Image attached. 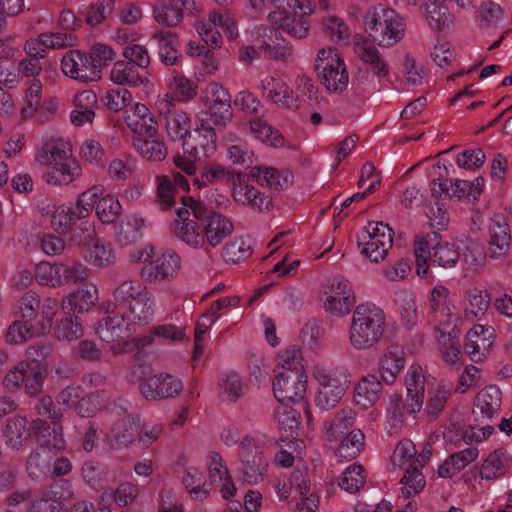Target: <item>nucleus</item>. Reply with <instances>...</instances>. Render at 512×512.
Returning <instances> with one entry per match:
<instances>
[{"instance_id":"obj_37","label":"nucleus","mask_w":512,"mask_h":512,"mask_svg":"<svg viewBox=\"0 0 512 512\" xmlns=\"http://www.w3.org/2000/svg\"><path fill=\"white\" fill-rule=\"evenodd\" d=\"M249 175L258 184L272 191H281L290 187L293 183V175L288 170H278L269 166L252 167Z\"/></svg>"},{"instance_id":"obj_21","label":"nucleus","mask_w":512,"mask_h":512,"mask_svg":"<svg viewBox=\"0 0 512 512\" xmlns=\"http://www.w3.org/2000/svg\"><path fill=\"white\" fill-rule=\"evenodd\" d=\"M61 68L66 76L84 83L95 81L100 77L99 69L95 68L91 57L79 50L66 53L61 61Z\"/></svg>"},{"instance_id":"obj_6","label":"nucleus","mask_w":512,"mask_h":512,"mask_svg":"<svg viewBox=\"0 0 512 512\" xmlns=\"http://www.w3.org/2000/svg\"><path fill=\"white\" fill-rule=\"evenodd\" d=\"M364 27L373 44L390 48L403 39L406 21L395 10L378 6L366 13Z\"/></svg>"},{"instance_id":"obj_36","label":"nucleus","mask_w":512,"mask_h":512,"mask_svg":"<svg viewBox=\"0 0 512 512\" xmlns=\"http://www.w3.org/2000/svg\"><path fill=\"white\" fill-rule=\"evenodd\" d=\"M502 403V393L494 385L481 390L474 403L473 415L475 420L484 422L492 419L500 411Z\"/></svg>"},{"instance_id":"obj_58","label":"nucleus","mask_w":512,"mask_h":512,"mask_svg":"<svg viewBox=\"0 0 512 512\" xmlns=\"http://www.w3.org/2000/svg\"><path fill=\"white\" fill-rule=\"evenodd\" d=\"M169 90L173 99L179 102H188L196 96L198 86L195 81L174 72L169 83Z\"/></svg>"},{"instance_id":"obj_64","label":"nucleus","mask_w":512,"mask_h":512,"mask_svg":"<svg viewBox=\"0 0 512 512\" xmlns=\"http://www.w3.org/2000/svg\"><path fill=\"white\" fill-rule=\"evenodd\" d=\"M227 158L234 165H245L252 162L253 152L248 149L247 143L234 134L226 136Z\"/></svg>"},{"instance_id":"obj_30","label":"nucleus","mask_w":512,"mask_h":512,"mask_svg":"<svg viewBox=\"0 0 512 512\" xmlns=\"http://www.w3.org/2000/svg\"><path fill=\"white\" fill-rule=\"evenodd\" d=\"M170 104L171 103L168 100L167 96L165 98L158 99L156 102L159 112L166 113L165 128L168 136L174 141L182 140L183 143L184 139H188L189 135H191V121L187 113H185L184 111H171L169 109Z\"/></svg>"},{"instance_id":"obj_38","label":"nucleus","mask_w":512,"mask_h":512,"mask_svg":"<svg viewBox=\"0 0 512 512\" xmlns=\"http://www.w3.org/2000/svg\"><path fill=\"white\" fill-rule=\"evenodd\" d=\"M102 186L101 184H94L82 191L76 198L73 209L78 217L83 220L76 228V230L81 233L88 232L90 228L94 226V223H90L85 219L89 217L93 211L95 212L98 199L102 195Z\"/></svg>"},{"instance_id":"obj_33","label":"nucleus","mask_w":512,"mask_h":512,"mask_svg":"<svg viewBox=\"0 0 512 512\" xmlns=\"http://www.w3.org/2000/svg\"><path fill=\"white\" fill-rule=\"evenodd\" d=\"M354 51L361 62L377 77H385L389 73V64L373 43L363 37L354 40Z\"/></svg>"},{"instance_id":"obj_5","label":"nucleus","mask_w":512,"mask_h":512,"mask_svg":"<svg viewBox=\"0 0 512 512\" xmlns=\"http://www.w3.org/2000/svg\"><path fill=\"white\" fill-rule=\"evenodd\" d=\"M114 298L119 312H122L136 329L153 320L155 297L138 280L123 281L115 289Z\"/></svg>"},{"instance_id":"obj_18","label":"nucleus","mask_w":512,"mask_h":512,"mask_svg":"<svg viewBox=\"0 0 512 512\" xmlns=\"http://www.w3.org/2000/svg\"><path fill=\"white\" fill-rule=\"evenodd\" d=\"M429 305L436 322L435 330L453 333L460 317L454 312V305L449 299V290L443 285H436L431 291Z\"/></svg>"},{"instance_id":"obj_17","label":"nucleus","mask_w":512,"mask_h":512,"mask_svg":"<svg viewBox=\"0 0 512 512\" xmlns=\"http://www.w3.org/2000/svg\"><path fill=\"white\" fill-rule=\"evenodd\" d=\"M191 209L187 205V198L183 199V205L176 210V218L172 223L174 236L186 246L200 249L205 246L202 222L190 218Z\"/></svg>"},{"instance_id":"obj_45","label":"nucleus","mask_w":512,"mask_h":512,"mask_svg":"<svg viewBox=\"0 0 512 512\" xmlns=\"http://www.w3.org/2000/svg\"><path fill=\"white\" fill-rule=\"evenodd\" d=\"M382 384L374 375L363 377L355 387L354 400L362 409H368L379 399Z\"/></svg>"},{"instance_id":"obj_27","label":"nucleus","mask_w":512,"mask_h":512,"mask_svg":"<svg viewBox=\"0 0 512 512\" xmlns=\"http://www.w3.org/2000/svg\"><path fill=\"white\" fill-rule=\"evenodd\" d=\"M124 122L138 136H155L158 125L148 107L140 102L131 103L124 111Z\"/></svg>"},{"instance_id":"obj_13","label":"nucleus","mask_w":512,"mask_h":512,"mask_svg":"<svg viewBox=\"0 0 512 512\" xmlns=\"http://www.w3.org/2000/svg\"><path fill=\"white\" fill-rule=\"evenodd\" d=\"M393 231L383 222H369L358 236L361 253L372 262L382 261L392 247Z\"/></svg>"},{"instance_id":"obj_60","label":"nucleus","mask_w":512,"mask_h":512,"mask_svg":"<svg viewBox=\"0 0 512 512\" xmlns=\"http://www.w3.org/2000/svg\"><path fill=\"white\" fill-rule=\"evenodd\" d=\"M250 133L257 140L268 146L274 148H280L284 146L285 140L282 134L260 119H256L250 122Z\"/></svg>"},{"instance_id":"obj_3","label":"nucleus","mask_w":512,"mask_h":512,"mask_svg":"<svg viewBox=\"0 0 512 512\" xmlns=\"http://www.w3.org/2000/svg\"><path fill=\"white\" fill-rule=\"evenodd\" d=\"M35 160L49 168L43 173L45 183L53 186H67L80 179L82 168L73 159L70 145L61 140L46 142L35 153Z\"/></svg>"},{"instance_id":"obj_53","label":"nucleus","mask_w":512,"mask_h":512,"mask_svg":"<svg viewBox=\"0 0 512 512\" xmlns=\"http://www.w3.org/2000/svg\"><path fill=\"white\" fill-rule=\"evenodd\" d=\"M276 374H306L304 371L303 357L296 346H290L278 353Z\"/></svg>"},{"instance_id":"obj_26","label":"nucleus","mask_w":512,"mask_h":512,"mask_svg":"<svg viewBox=\"0 0 512 512\" xmlns=\"http://www.w3.org/2000/svg\"><path fill=\"white\" fill-rule=\"evenodd\" d=\"M82 394L83 390L80 386H68L58 394L56 403L53 402L50 396L42 397L37 406V411L39 414L47 415L51 418H61L65 410L72 407L76 409Z\"/></svg>"},{"instance_id":"obj_34","label":"nucleus","mask_w":512,"mask_h":512,"mask_svg":"<svg viewBox=\"0 0 512 512\" xmlns=\"http://www.w3.org/2000/svg\"><path fill=\"white\" fill-rule=\"evenodd\" d=\"M139 428V420L131 415L123 417L107 434L104 442L112 450L129 447L135 440Z\"/></svg>"},{"instance_id":"obj_22","label":"nucleus","mask_w":512,"mask_h":512,"mask_svg":"<svg viewBox=\"0 0 512 512\" xmlns=\"http://www.w3.org/2000/svg\"><path fill=\"white\" fill-rule=\"evenodd\" d=\"M488 254L491 258L507 255L511 245L510 227L502 214H494L487 225Z\"/></svg>"},{"instance_id":"obj_40","label":"nucleus","mask_w":512,"mask_h":512,"mask_svg":"<svg viewBox=\"0 0 512 512\" xmlns=\"http://www.w3.org/2000/svg\"><path fill=\"white\" fill-rule=\"evenodd\" d=\"M97 95L91 90H85L73 98L74 109L70 113V120L75 126L91 124L95 118Z\"/></svg>"},{"instance_id":"obj_51","label":"nucleus","mask_w":512,"mask_h":512,"mask_svg":"<svg viewBox=\"0 0 512 512\" xmlns=\"http://www.w3.org/2000/svg\"><path fill=\"white\" fill-rule=\"evenodd\" d=\"M42 421H35L33 426L39 429L38 440L42 450L48 451L49 449L64 450L66 441L63 437V429L59 423H54L52 426L42 428Z\"/></svg>"},{"instance_id":"obj_15","label":"nucleus","mask_w":512,"mask_h":512,"mask_svg":"<svg viewBox=\"0 0 512 512\" xmlns=\"http://www.w3.org/2000/svg\"><path fill=\"white\" fill-rule=\"evenodd\" d=\"M180 270V255L173 249H164L140 269V276L147 283L172 281Z\"/></svg>"},{"instance_id":"obj_41","label":"nucleus","mask_w":512,"mask_h":512,"mask_svg":"<svg viewBox=\"0 0 512 512\" xmlns=\"http://www.w3.org/2000/svg\"><path fill=\"white\" fill-rule=\"evenodd\" d=\"M421 11L428 26L435 31H446L453 26L454 18L448 7L438 0H425Z\"/></svg>"},{"instance_id":"obj_52","label":"nucleus","mask_w":512,"mask_h":512,"mask_svg":"<svg viewBox=\"0 0 512 512\" xmlns=\"http://www.w3.org/2000/svg\"><path fill=\"white\" fill-rule=\"evenodd\" d=\"M155 136L135 137L133 145L138 153L152 161H162L167 156L165 143Z\"/></svg>"},{"instance_id":"obj_1","label":"nucleus","mask_w":512,"mask_h":512,"mask_svg":"<svg viewBox=\"0 0 512 512\" xmlns=\"http://www.w3.org/2000/svg\"><path fill=\"white\" fill-rule=\"evenodd\" d=\"M246 8L253 16L269 11L267 22L274 30H281L295 39L309 35V17L314 11L310 0H248Z\"/></svg>"},{"instance_id":"obj_12","label":"nucleus","mask_w":512,"mask_h":512,"mask_svg":"<svg viewBox=\"0 0 512 512\" xmlns=\"http://www.w3.org/2000/svg\"><path fill=\"white\" fill-rule=\"evenodd\" d=\"M324 311L335 317H345L355 304L354 290L351 283L342 278L328 280L321 290Z\"/></svg>"},{"instance_id":"obj_57","label":"nucleus","mask_w":512,"mask_h":512,"mask_svg":"<svg viewBox=\"0 0 512 512\" xmlns=\"http://www.w3.org/2000/svg\"><path fill=\"white\" fill-rule=\"evenodd\" d=\"M155 338L165 341H182L185 338V329L174 324L158 325L149 334L138 337V344L140 347L150 345Z\"/></svg>"},{"instance_id":"obj_59","label":"nucleus","mask_w":512,"mask_h":512,"mask_svg":"<svg viewBox=\"0 0 512 512\" xmlns=\"http://www.w3.org/2000/svg\"><path fill=\"white\" fill-rule=\"evenodd\" d=\"M458 324H455V330L453 333L443 331H436L438 340L441 345V353L446 363L455 365L460 362L462 357L459 343L457 341L459 332L457 328Z\"/></svg>"},{"instance_id":"obj_8","label":"nucleus","mask_w":512,"mask_h":512,"mask_svg":"<svg viewBox=\"0 0 512 512\" xmlns=\"http://www.w3.org/2000/svg\"><path fill=\"white\" fill-rule=\"evenodd\" d=\"M136 330L125 315L119 312L117 306L113 314L101 319L96 327L97 335L102 341L110 344V351L114 355L131 352L140 347L138 337L131 339Z\"/></svg>"},{"instance_id":"obj_14","label":"nucleus","mask_w":512,"mask_h":512,"mask_svg":"<svg viewBox=\"0 0 512 512\" xmlns=\"http://www.w3.org/2000/svg\"><path fill=\"white\" fill-rule=\"evenodd\" d=\"M239 458L243 479L249 484L262 481L267 471L268 461L260 451L253 436H245L239 447Z\"/></svg>"},{"instance_id":"obj_10","label":"nucleus","mask_w":512,"mask_h":512,"mask_svg":"<svg viewBox=\"0 0 512 512\" xmlns=\"http://www.w3.org/2000/svg\"><path fill=\"white\" fill-rule=\"evenodd\" d=\"M312 376L318 384L315 402L322 409L333 408L346 393L350 383L349 375L343 368L316 365Z\"/></svg>"},{"instance_id":"obj_4","label":"nucleus","mask_w":512,"mask_h":512,"mask_svg":"<svg viewBox=\"0 0 512 512\" xmlns=\"http://www.w3.org/2000/svg\"><path fill=\"white\" fill-rule=\"evenodd\" d=\"M386 324V314L382 308L372 302L358 304L348 330L351 347L357 351L372 349L384 337Z\"/></svg>"},{"instance_id":"obj_49","label":"nucleus","mask_w":512,"mask_h":512,"mask_svg":"<svg viewBox=\"0 0 512 512\" xmlns=\"http://www.w3.org/2000/svg\"><path fill=\"white\" fill-rule=\"evenodd\" d=\"M431 192L436 197L462 198L471 195V185L466 180L438 179L431 182Z\"/></svg>"},{"instance_id":"obj_28","label":"nucleus","mask_w":512,"mask_h":512,"mask_svg":"<svg viewBox=\"0 0 512 512\" xmlns=\"http://www.w3.org/2000/svg\"><path fill=\"white\" fill-rule=\"evenodd\" d=\"M99 301V289L96 284L86 282L61 300V308L66 313H85L90 311Z\"/></svg>"},{"instance_id":"obj_44","label":"nucleus","mask_w":512,"mask_h":512,"mask_svg":"<svg viewBox=\"0 0 512 512\" xmlns=\"http://www.w3.org/2000/svg\"><path fill=\"white\" fill-rule=\"evenodd\" d=\"M260 48L265 56L270 59L283 62H291L294 59L292 44L277 31H271V36L263 39Z\"/></svg>"},{"instance_id":"obj_61","label":"nucleus","mask_w":512,"mask_h":512,"mask_svg":"<svg viewBox=\"0 0 512 512\" xmlns=\"http://www.w3.org/2000/svg\"><path fill=\"white\" fill-rule=\"evenodd\" d=\"M107 401L108 396L104 391L82 395L76 405V413L81 417H94L106 407Z\"/></svg>"},{"instance_id":"obj_39","label":"nucleus","mask_w":512,"mask_h":512,"mask_svg":"<svg viewBox=\"0 0 512 512\" xmlns=\"http://www.w3.org/2000/svg\"><path fill=\"white\" fill-rule=\"evenodd\" d=\"M424 375L423 369L418 364L409 367L406 378L407 406L412 414L420 412L424 402Z\"/></svg>"},{"instance_id":"obj_48","label":"nucleus","mask_w":512,"mask_h":512,"mask_svg":"<svg viewBox=\"0 0 512 512\" xmlns=\"http://www.w3.org/2000/svg\"><path fill=\"white\" fill-rule=\"evenodd\" d=\"M152 39L156 41L159 48L161 61L169 66L179 63L181 54L177 50V36L169 31H159L153 34Z\"/></svg>"},{"instance_id":"obj_32","label":"nucleus","mask_w":512,"mask_h":512,"mask_svg":"<svg viewBox=\"0 0 512 512\" xmlns=\"http://www.w3.org/2000/svg\"><path fill=\"white\" fill-rule=\"evenodd\" d=\"M109 79L115 85L132 88L152 85L150 73H140L135 65L125 60H118L113 63L109 72Z\"/></svg>"},{"instance_id":"obj_56","label":"nucleus","mask_w":512,"mask_h":512,"mask_svg":"<svg viewBox=\"0 0 512 512\" xmlns=\"http://www.w3.org/2000/svg\"><path fill=\"white\" fill-rule=\"evenodd\" d=\"M62 262L42 261L35 267V278L39 284L59 288L63 287Z\"/></svg>"},{"instance_id":"obj_47","label":"nucleus","mask_w":512,"mask_h":512,"mask_svg":"<svg viewBox=\"0 0 512 512\" xmlns=\"http://www.w3.org/2000/svg\"><path fill=\"white\" fill-rule=\"evenodd\" d=\"M122 213V205L113 193H107L102 186V195L99 197L95 216L102 224L114 223Z\"/></svg>"},{"instance_id":"obj_7","label":"nucleus","mask_w":512,"mask_h":512,"mask_svg":"<svg viewBox=\"0 0 512 512\" xmlns=\"http://www.w3.org/2000/svg\"><path fill=\"white\" fill-rule=\"evenodd\" d=\"M416 273L419 277L428 274L429 262L443 268H453L459 260V252L454 244L442 241L436 232L418 236L415 240Z\"/></svg>"},{"instance_id":"obj_35","label":"nucleus","mask_w":512,"mask_h":512,"mask_svg":"<svg viewBox=\"0 0 512 512\" xmlns=\"http://www.w3.org/2000/svg\"><path fill=\"white\" fill-rule=\"evenodd\" d=\"M495 331L492 327L475 325L466 335L464 349L472 360L484 357L493 345Z\"/></svg>"},{"instance_id":"obj_20","label":"nucleus","mask_w":512,"mask_h":512,"mask_svg":"<svg viewBox=\"0 0 512 512\" xmlns=\"http://www.w3.org/2000/svg\"><path fill=\"white\" fill-rule=\"evenodd\" d=\"M139 388L147 400H160L179 395L183 390V383L176 376L165 373L145 378Z\"/></svg>"},{"instance_id":"obj_42","label":"nucleus","mask_w":512,"mask_h":512,"mask_svg":"<svg viewBox=\"0 0 512 512\" xmlns=\"http://www.w3.org/2000/svg\"><path fill=\"white\" fill-rule=\"evenodd\" d=\"M430 451L417 455L415 445L410 440H402L398 443L391 462L394 467L409 469L415 467H423L426 463Z\"/></svg>"},{"instance_id":"obj_55","label":"nucleus","mask_w":512,"mask_h":512,"mask_svg":"<svg viewBox=\"0 0 512 512\" xmlns=\"http://www.w3.org/2000/svg\"><path fill=\"white\" fill-rule=\"evenodd\" d=\"M395 302L398 306L400 319L407 326H414L417 323L419 314L415 296L408 290H399L395 294Z\"/></svg>"},{"instance_id":"obj_62","label":"nucleus","mask_w":512,"mask_h":512,"mask_svg":"<svg viewBox=\"0 0 512 512\" xmlns=\"http://www.w3.org/2000/svg\"><path fill=\"white\" fill-rule=\"evenodd\" d=\"M235 178V173L228 168L222 165L210 164L204 169L201 177L195 179V184L198 187H204L210 184L224 182L232 184Z\"/></svg>"},{"instance_id":"obj_11","label":"nucleus","mask_w":512,"mask_h":512,"mask_svg":"<svg viewBox=\"0 0 512 512\" xmlns=\"http://www.w3.org/2000/svg\"><path fill=\"white\" fill-rule=\"evenodd\" d=\"M187 205L194 217L202 222L204 242L209 247H217L232 234L234 226L228 217L208 211L202 202L192 197L187 198Z\"/></svg>"},{"instance_id":"obj_24","label":"nucleus","mask_w":512,"mask_h":512,"mask_svg":"<svg viewBox=\"0 0 512 512\" xmlns=\"http://www.w3.org/2000/svg\"><path fill=\"white\" fill-rule=\"evenodd\" d=\"M307 389L306 374H276L273 382V392L276 399L283 403H296L301 401Z\"/></svg>"},{"instance_id":"obj_29","label":"nucleus","mask_w":512,"mask_h":512,"mask_svg":"<svg viewBox=\"0 0 512 512\" xmlns=\"http://www.w3.org/2000/svg\"><path fill=\"white\" fill-rule=\"evenodd\" d=\"M232 197L236 203L258 212L268 211L272 207L271 198L243 181L240 175L232 183Z\"/></svg>"},{"instance_id":"obj_16","label":"nucleus","mask_w":512,"mask_h":512,"mask_svg":"<svg viewBox=\"0 0 512 512\" xmlns=\"http://www.w3.org/2000/svg\"><path fill=\"white\" fill-rule=\"evenodd\" d=\"M210 120L217 126H226L232 117L231 97L219 83H209L201 94Z\"/></svg>"},{"instance_id":"obj_43","label":"nucleus","mask_w":512,"mask_h":512,"mask_svg":"<svg viewBox=\"0 0 512 512\" xmlns=\"http://www.w3.org/2000/svg\"><path fill=\"white\" fill-rule=\"evenodd\" d=\"M405 363L404 350L399 346L389 347L379 362V371L382 380L387 384L393 383Z\"/></svg>"},{"instance_id":"obj_9","label":"nucleus","mask_w":512,"mask_h":512,"mask_svg":"<svg viewBox=\"0 0 512 512\" xmlns=\"http://www.w3.org/2000/svg\"><path fill=\"white\" fill-rule=\"evenodd\" d=\"M314 68L323 87L335 93L344 91L349 83L347 67L336 48L323 47L317 51Z\"/></svg>"},{"instance_id":"obj_54","label":"nucleus","mask_w":512,"mask_h":512,"mask_svg":"<svg viewBox=\"0 0 512 512\" xmlns=\"http://www.w3.org/2000/svg\"><path fill=\"white\" fill-rule=\"evenodd\" d=\"M508 453L506 449L499 448L491 452L480 468V476L485 480H493L505 473Z\"/></svg>"},{"instance_id":"obj_19","label":"nucleus","mask_w":512,"mask_h":512,"mask_svg":"<svg viewBox=\"0 0 512 512\" xmlns=\"http://www.w3.org/2000/svg\"><path fill=\"white\" fill-rule=\"evenodd\" d=\"M72 497L71 482L56 481L42 489L41 496L30 503L28 512H64V501Z\"/></svg>"},{"instance_id":"obj_31","label":"nucleus","mask_w":512,"mask_h":512,"mask_svg":"<svg viewBox=\"0 0 512 512\" xmlns=\"http://www.w3.org/2000/svg\"><path fill=\"white\" fill-rule=\"evenodd\" d=\"M184 153L191 155L202 152L204 157L211 156L217 148V137L212 126L201 123L194 130V134L189 135L188 139H184L182 143Z\"/></svg>"},{"instance_id":"obj_46","label":"nucleus","mask_w":512,"mask_h":512,"mask_svg":"<svg viewBox=\"0 0 512 512\" xmlns=\"http://www.w3.org/2000/svg\"><path fill=\"white\" fill-rule=\"evenodd\" d=\"M145 228L146 220L140 214H128L117 226V240L123 245L133 243L141 238Z\"/></svg>"},{"instance_id":"obj_50","label":"nucleus","mask_w":512,"mask_h":512,"mask_svg":"<svg viewBox=\"0 0 512 512\" xmlns=\"http://www.w3.org/2000/svg\"><path fill=\"white\" fill-rule=\"evenodd\" d=\"M26 249L34 250L37 246L47 256L60 255L66 248V243L61 235L43 234L42 236L32 234L27 238Z\"/></svg>"},{"instance_id":"obj_25","label":"nucleus","mask_w":512,"mask_h":512,"mask_svg":"<svg viewBox=\"0 0 512 512\" xmlns=\"http://www.w3.org/2000/svg\"><path fill=\"white\" fill-rule=\"evenodd\" d=\"M42 216L48 217L52 230L58 235H67L75 230L76 222L81 220L73 207L66 204L42 202L39 205Z\"/></svg>"},{"instance_id":"obj_63","label":"nucleus","mask_w":512,"mask_h":512,"mask_svg":"<svg viewBox=\"0 0 512 512\" xmlns=\"http://www.w3.org/2000/svg\"><path fill=\"white\" fill-rule=\"evenodd\" d=\"M183 484L187 492L194 499L202 500L208 496V488L202 471L196 467H188L185 470Z\"/></svg>"},{"instance_id":"obj_2","label":"nucleus","mask_w":512,"mask_h":512,"mask_svg":"<svg viewBox=\"0 0 512 512\" xmlns=\"http://www.w3.org/2000/svg\"><path fill=\"white\" fill-rule=\"evenodd\" d=\"M261 89L266 101L285 111H297L303 103L315 98L318 92L314 81L306 74L293 78L267 76L261 82Z\"/></svg>"},{"instance_id":"obj_23","label":"nucleus","mask_w":512,"mask_h":512,"mask_svg":"<svg viewBox=\"0 0 512 512\" xmlns=\"http://www.w3.org/2000/svg\"><path fill=\"white\" fill-rule=\"evenodd\" d=\"M81 257L95 268H108L115 263L116 252L111 242L100 237H89L82 242Z\"/></svg>"}]
</instances>
